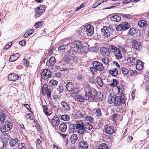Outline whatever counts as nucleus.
Wrapping results in <instances>:
<instances>
[{
    "mask_svg": "<svg viewBox=\"0 0 149 149\" xmlns=\"http://www.w3.org/2000/svg\"><path fill=\"white\" fill-rule=\"evenodd\" d=\"M17 58L16 57H15V56L13 55H11L9 59V61L10 62H12L13 61H14L17 60Z\"/></svg>",
    "mask_w": 149,
    "mask_h": 149,
    "instance_id": "obj_50",
    "label": "nucleus"
},
{
    "mask_svg": "<svg viewBox=\"0 0 149 149\" xmlns=\"http://www.w3.org/2000/svg\"><path fill=\"white\" fill-rule=\"evenodd\" d=\"M112 126H109L106 128L105 131L107 134H111L114 132V130Z\"/></svg>",
    "mask_w": 149,
    "mask_h": 149,
    "instance_id": "obj_26",
    "label": "nucleus"
},
{
    "mask_svg": "<svg viewBox=\"0 0 149 149\" xmlns=\"http://www.w3.org/2000/svg\"><path fill=\"white\" fill-rule=\"evenodd\" d=\"M93 65L96 68L97 71H102L104 69L103 64L98 61H95L93 63Z\"/></svg>",
    "mask_w": 149,
    "mask_h": 149,
    "instance_id": "obj_10",
    "label": "nucleus"
},
{
    "mask_svg": "<svg viewBox=\"0 0 149 149\" xmlns=\"http://www.w3.org/2000/svg\"><path fill=\"white\" fill-rule=\"evenodd\" d=\"M67 126L64 123L61 124L59 127V129L60 131L63 132H64L66 130Z\"/></svg>",
    "mask_w": 149,
    "mask_h": 149,
    "instance_id": "obj_24",
    "label": "nucleus"
},
{
    "mask_svg": "<svg viewBox=\"0 0 149 149\" xmlns=\"http://www.w3.org/2000/svg\"><path fill=\"white\" fill-rule=\"evenodd\" d=\"M5 119V115L3 113H0V122L2 124Z\"/></svg>",
    "mask_w": 149,
    "mask_h": 149,
    "instance_id": "obj_40",
    "label": "nucleus"
},
{
    "mask_svg": "<svg viewBox=\"0 0 149 149\" xmlns=\"http://www.w3.org/2000/svg\"><path fill=\"white\" fill-rule=\"evenodd\" d=\"M100 52L101 54L104 56H108L110 54L109 50L105 47H101Z\"/></svg>",
    "mask_w": 149,
    "mask_h": 149,
    "instance_id": "obj_13",
    "label": "nucleus"
},
{
    "mask_svg": "<svg viewBox=\"0 0 149 149\" xmlns=\"http://www.w3.org/2000/svg\"><path fill=\"white\" fill-rule=\"evenodd\" d=\"M95 114L97 116H99L101 114V109H97L96 111Z\"/></svg>",
    "mask_w": 149,
    "mask_h": 149,
    "instance_id": "obj_54",
    "label": "nucleus"
},
{
    "mask_svg": "<svg viewBox=\"0 0 149 149\" xmlns=\"http://www.w3.org/2000/svg\"><path fill=\"white\" fill-rule=\"evenodd\" d=\"M127 60L132 65H134L135 62L136 63L137 61L135 57H134L132 54L128 55Z\"/></svg>",
    "mask_w": 149,
    "mask_h": 149,
    "instance_id": "obj_15",
    "label": "nucleus"
},
{
    "mask_svg": "<svg viewBox=\"0 0 149 149\" xmlns=\"http://www.w3.org/2000/svg\"><path fill=\"white\" fill-rule=\"evenodd\" d=\"M97 82L98 85L100 87H102L103 85V83L100 78L98 77L97 78Z\"/></svg>",
    "mask_w": 149,
    "mask_h": 149,
    "instance_id": "obj_38",
    "label": "nucleus"
},
{
    "mask_svg": "<svg viewBox=\"0 0 149 149\" xmlns=\"http://www.w3.org/2000/svg\"><path fill=\"white\" fill-rule=\"evenodd\" d=\"M35 29H29L28 31V32L29 33V35L32 34L34 31Z\"/></svg>",
    "mask_w": 149,
    "mask_h": 149,
    "instance_id": "obj_64",
    "label": "nucleus"
},
{
    "mask_svg": "<svg viewBox=\"0 0 149 149\" xmlns=\"http://www.w3.org/2000/svg\"><path fill=\"white\" fill-rule=\"evenodd\" d=\"M58 90L59 91V93H62L63 90V88L62 86L60 85L58 87Z\"/></svg>",
    "mask_w": 149,
    "mask_h": 149,
    "instance_id": "obj_62",
    "label": "nucleus"
},
{
    "mask_svg": "<svg viewBox=\"0 0 149 149\" xmlns=\"http://www.w3.org/2000/svg\"><path fill=\"white\" fill-rule=\"evenodd\" d=\"M52 90L50 88H48L47 90V94L48 97L50 98L51 95Z\"/></svg>",
    "mask_w": 149,
    "mask_h": 149,
    "instance_id": "obj_51",
    "label": "nucleus"
},
{
    "mask_svg": "<svg viewBox=\"0 0 149 149\" xmlns=\"http://www.w3.org/2000/svg\"><path fill=\"white\" fill-rule=\"evenodd\" d=\"M23 63L27 67L29 66V63L27 59H24L23 60Z\"/></svg>",
    "mask_w": 149,
    "mask_h": 149,
    "instance_id": "obj_61",
    "label": "nucleus"
},
{
    "mask_svg": "<svg viewBox=\"0 0 149 149\" xmlns=\"http://www.w3.org/2000/svg\"><path fill=\"white\" fill-rule=\"evenodd\" d=\"M117 88H118V95H120L118 96H123L124 97V96L123 93V90L121 89H120V87L117 86Z\"/></svg>",
    "mask_w": 149,
    "mask_h": 149,
    "instance_id": "obj_42",
    "label": "nucleus"
},
{
    "mask_svg": "<svg viewBox=\"0 0 149 149\" xmlns=\"http://www.w3.org/2000/svg\"><path fill=\"white\" fill-rule=\"evenodd\" d=\"M59 118L60 119L64 121H68L70 119L69 116L67 115H60Z\"/></svg>",
    "mask_w": 149,
    "mask_h": 149,
    "instance_id": "obj_32",
    "label": "nucleus"
},
{
    "mask_svg": "<svg viewBox=\"0 0 149 149\" xmlns=\"http://www.w3.org/2000/svg\"><path fill=\"white\" fill-rule=\"evenodd\" d=\"M98 149H109L108 146L106 143H102L99 146Z\"/></svg>",
    "mask_w": 149,
    "mask_h": 149,
    "instance_id": "obj_39",
    "label": "nucleus"
},
{
    "mask_svg": "<svg viewBox=\"0 0 149 149\" xmlns=\"http://www.w3.org/2000/svg\"><path fill=\"white\" fill-rule=\"evenodd\" d=\"M60 120L57 116H55L52 119L51 124L54 128L58 127L60 123Z\"/></svg>",
    "mask_w": 149,
    "mask_h": 149,
    "instance_id": "obj_11",
    "label": "nucleus"
},
{
    "mask_svg": "<svg viewBox=\"0 0 149 149\" xmlns=\"http://www.w3.org/2000/svg\"><path fill=\"white\" fill-rule=\"evenodd\" d=\"M84 124L83 122L81 120L76 122L75 125L77 129V133L79 135H83L85 133Z\"/></svg>",
    "mask_w": 149,
    "mask_h": 149,
    "instance_id": "obj_3",
    "label": "nucleus"
},
{
    "mask_svg": "<svg viewBox=\"0 0 149 149\" xmlns=\"http://www.w3.org/2000/svg\"><path fill=\"white\" fill-rule=\"evenodd\" d=\"M123 28V31H125L127 30L130 27V25L127 22H125L121 24Z\"/></svg>",
    "mask_w": 149,
    "mask_h": 149,
    "instance_id": "obj_23",
    "label": "nucleus"
},
{
    "mask_svg": "<svg viewBox=\"0 0 149 149\" xmlns=\"http://www.w3.org/2000/svg\"><path fill=\"white\" fill-rule=\"evenodd\" d=\"M49 83L51 84V86L56 85L58 84V81L52 79L49 81Z\"/></svg>",
    "mask_w": 149,
    "mask_h": 149,
    "instance_id": "obj_46",
    "label": "nucleus"
},
{
    "mask_svg": "<svg viewBox=\"0 0 149 149\" xmlns=\"http://www.w3.org/2000/svg\"><path fill=\"white\" fill-rule=\"evenodd\" d=\"M77 139V136L76 134H72L70 137V140L72 144H74Z\"/></svg>",
    "mask_w": 149,
    "mask_h": 149,
    "instance_id": "obj_29",
    "label": "nucleus"
},
{
    "mask_svg": "<svg viewBox=\"0 0 149 149\" xmlns=\"http://www.w3.org/2000/svg\"><path fill=\"white\" fill-rule=\"evenodd\" d=\"M108 97V102L110 104L114 103L117 106H120L121 103L124 104L125 102L123 96L116 97L113 94L110 93Z\"/></svg>",
    "mask_w": 149,
    "mask_h": 149,
    "instance_id": "obj_1",
    "label": "nucleus"
},
{
    "mask_svg": "<svg viewBox=\"0 0 149 149\" xmlns=\"http://www.w3.org/2000/svg\"><path fill=\"white\" fill-rule=\"evenodd\" d=\"M90 70L93 74L95 73L96 72L97 70L96 69V68H95V67L94 66L93 67H91L90 68Z\"/></svg>",
    "mask_w": 149,
    "mask_h": 149,
    "instance_id": "obj_55",
    "label": "nucleus"
},
{
    "mask_svg": "<svg viewBox=\"0 0 149 149\" xmlns=\"http://www.w3.org/2000/svg\"><path fill=\"white\" fill-rule=\"evenodd\" d=\"M109 72L110 73L112 76L114 77H116L117 76L118 74V70L116 68L110 70Z\"/></svg>",
    "mask_w": 149,
    "mask_h": 149,
    "instance_id": "obj_28",
    "label": "nucleus"
},
{
    "mask_svg": "<svg viewBox=\"0 0 149 149\" xmlns=\"http://www.w3.org/2000/svg\"><path fill=\"white\" fill-rule=\"evenodd\" d=\"M143 63L140 60H138L136 63V69L138 70H141L143 67Z\"/></svg>",
    "mask_w": 149,
    "mask_h": 149,
    "instance_id": "obj_18",
    "label": "nucleus"
},
{
    "mask_svg": "<svg viewBox=\"0 0 149 149\" xmlns=\"http://www.w3.org/2000/svg\"><path fill=\"white\" fill-rule=\"evenodd\" d=\"M84 114L80 112H79L78 113V117L79 118H84Z\"/></svg>",
    "mask_w": 149,
    "mask_h": 149,
    "instance_id": "obj_56",
    "label": "nucleus"
},
{
    "mask_svg": "<svg viewBox=\"0 0 149 149\" xmlns=\"http://www.w3.org/2000/svg\"><path fill=\"white\" fill-rule=\"evenodd\" d=\"M102 61L103 63L106 65H107L109 62V59L107 57L103 58Z\"/></svg>",
    "mask_w": 149,
    "mask_h": 149,
    "instance_id": "obj_48",
    "label": "nucleus"
},
{
    "mask_svg": "<svg viewBox=\"0 0 149 149\" xmlns=\"http://www.w3.org/2000/svg\"><path fill=\"white\" fill-rule=\"evenodd\" d=\"M42 108L43 109V112L47 116H49L52 113H49L47 111L48 110L47 106L46 105H43L42 106Z\"/></svg>",
    "mask_w": 149,
    "mask_h": 149,
    "instance_id": "obj_35",
    "label": "nucleus"
},
{
    "mask_svg": "<svg viewBox=\"0 0 149 149\" xmlns=\"http://www.w3.org/2000/svg\"><path fill=\"white\" fill-rule=\"evenodd\" d=\"M122 72L123 74L125 75H127L128 72V70L126 68H122Z\"/></svg>",
    "mask_w": 149,
    "mask_h": 149,
    "instance_id": "obj_53",
    "label": "nucleus"
},
{
    "mask_svg": "<svg viewBox=\"0 0 149 149\" xmlns=\"http://www.w3.org/2000/svg\"><path fill=\"white\" fill-rule=\"evenodd\" d=\"M5 126L6 127V128L7 129V131H9L13 127L12 124L11 123L6 122L5 124Z\"/></svg>",
    "mask_w": 149,
    "mask_h": 149,
    "instance_id": "obj_37",
    "label": "nucleus"
},
{
    "mask_svg": "<svg viewBox=\"0 0 149 149\" xmlns=\"http://www.w3.org/2000/svg\"><path fill=\"white\" fill-rule=\"evenodd\" d=\"M18 139L17 138H16L14 139H11L9 142V143L11 147L15 146L18 144Z\"/></svg>",
    "mask_w": 149,
    "mask_h": 149,
    "instance_id": "obj_16",
    "label": "nucleus"
},
{
    "mask_svg": "<svg viewBox=\"0 0 149 149\" xmlns=\"http://www.w3.org/2000/svg\"><path fill=\"white\" fill-rule=\"evenodd\" d=\"M123 17L126 18L130 19L132 17V16L131 15H127V14H124L123 15Z\"/></svg>",
    "mask_w": 149,
    "mask_h": 149,
    "instance_id": "obj_59",
    "label": "nucleus"
},
{
    "mask_svg": "<svg viewBox=\"0 0 149 149\" xmlns=\"http://www.w3.org/2000/svg\"><path fill=\"white\" fill-rule=\"evenodd\" d=\"M136 32V29L134 28H132L129 31V34L130 36H132L135 34Z\"/></svg>",
    "mask_w": 149,
    "mask_h": 149,
    "instance_id": "obj_47",
    "label": "nucleus"
},
{
    "mask_svg": "<svg viewBox=\"0 0 149 149\" xmlns=\"http://www.w3.org/2000/svg\"><path fill=\"white\" fill-rule=\"evenodd\" d=\"M66 46L64 45H62L58 48V49L59 51H61L63 49H66L65 48Z\"/></svg>",
    "mask_w": 149,
    "mask_h": 149,
    "instance_id": "obj_60",
    "label": "nucleus"
},
{
    "mask_svg": "<svg viewBox=\"0 0 149 149\" xmlns=\"http://www.w3.org/2000/svg\"><path fill=\"white\" fill-rule=\"evenodd\" d=\"M67 90L73 94H76L78 92V90L76 88H74L73 84L70 82H68L66 85Z\"/></svg>",
    "mask_w": 149,
    "mask_h": 149,
    "instance_id": "obj_6",
    "label": "nucleus"
},
{
    "mask_svg": "<svg viewBox=\"0 0 149 149\" xmlns=\"http://www.w3.org/2000/svg\"><path fill=\"white\" fill-rule=\"evenodd\" d=\"M89 81L91 83H94L95 82V80L94 79V76L90 77L89 78Z\"/></svg>",
    "mask_w": 149,
    "mask_h": 149,
    "instance_id": "obj_58",
    "label": "nucleus"
},
{
    "mask_svg": "<svg viewBox=\"0 0 149 149\" xmlns=\"http://www.w3.org/2000/svg\"><path fill=\"white\" fill-rule=\"evenodd\" d=\"M42 22H36L34 26L35 28H38L42 25L41 24Z\"/></svg>",
    "mask_w": 149,
    "mask_h": 149,
    "instance_id": "obj_52",
    "label": "nucleus"
},
{
    "mask_svg": "<svg viewBox=\"0 0 149 149\" xmlns=\"http://www.w3.org/2000/svg\"><path fill=\"white\" fill-rule=\"evenodd\" d=\"M56 62V60L55 57H52L50 58L49 61L47 63L46 65L48 66L53 65Z\"/></svg>",
    "mask_w": 149,
    "mask_h": 149,
    "instance_id": "obj_21",
    "label": "nucleus"
},
{
    "mask_svg": "<svg viewBox=\"0 0 149 149\" xmlns=\"http://www.w3.org/2000/svg\"><path fill=\"white\" fill-rule=\"evenodd\" d=\"M84 118L86 121H88L91 123L94 122V119L92 116L86 114L84 115Z\"/></svg>",
    "mask_w": 149,
    "mask_h": 149,
    "instance_id": "obj_20",
    "label": "nucleus"
},
{
    "mask_svg": "<svg viewBox=\"0 0 149 149\" xmlns=\"http://www.w3.org/2000/svg\"><path fill=\"white\" fill-rule=\"evenodd\" d=\"M114 55L116 58L118 59H120L123 57L122 54L119 49L114 53Z\"/></svg>",
    "mask_w": 149,
    "mask_h": 149,
    "instance_id": "obj_30",
    "label": "nucleus"
},
{
    "mask_svg": "<svg viewBox=\"0 0 149 149\" xmlns=\"http://www.w3.org/2000/svg\"><path fill=\"white\" fill-rule=\"evenodd\" d=\"M109 50L111 52L114 53V54L117 52L119 49L114 45H110L109 47Z\"/></svg>",
    "mask_w": 149,
    "mask_h": 149,
    "instance_id": "obj_27",
    "label": "nucleus"
},
{
    "mask_svg": "<svg viewBox=\"0 0 149 149\" xmlns=\"http://www.w3.org/2000/svg\"><path fill=\"white\" fill-rule=\"evenodd\" d=\"M68 131L70 133H74L77 131V129H76V125L75 124H72L69 126Z\"/></svg>",
    "mask_w": 149,
    "mask_h": 149,
    "instance_id": "obj_19",
    "label": "nucleus"
},
{
    "mask_svg": "<svg viewBox=\"0 0 149 149\" xmlns=\"http://www.w3.org/2000/svg\"><path fill=\"white\" fill-rule=\"evenodd\" d=\"M76 98L78 101L81 102H83L84 101V98L80 95H76Z\"/></svg>",
    "mask_w": 149,
    "mask_h": 149,
    "instance_id": "obj_41",
    "label": "nucleus"
},
{
    "mask_svg": "<svg viewBox=\"0 0 149 149\" xmlns=\"http://www.w3.org/2000/svg\"><path fill=\"white\" fill-rule=\"evenodd\" d=\"M45 6L44 5H42L40 7H38L36 10V12L37 13L36 15L37 17H39V16H38V15L39 14L41 15L45 11Z\"/></svg>",
    "mask_w": 149,
    "mask_h": 149,
    "instance_id": "obj_12",
    "label": "nucleus"
},
{
    "mask_svg": "<svg viewBox=\"0 0 149 149\" xmlns=\"http://www.w3.org/2000/svg\"><path fill=\"white\" fill-rule=\"evenodd\" d=\"M61 105L66 110L69 111L70 109V107L69 105L65 102L62 101L61 102Z\"/></svg>",
    "mask_w": 149,
    "mask_h": 149,
    "instance_id": "obj_33",
    "label": "nucleus"
},
{
    "mask_svg": "<svg viewBox=\"0 0 149 149\" xmlns=\"http://www.w3.org/2000/svg\"><path fill=\"white\" fill-rule=\"evenodd\" d=\"M73 56L71 55L65 56L64 58V61L67 63L70 62L72 61Z\"/></svg>",
    "mask_w": 149,
    "mask_h": 149,
    "instance_id": "obj_34",
    "label": "nucleus"
},
{
    "mask_svg": "<svg viewBox=\"0 0 149 149\" xmlns=\"http://www.w3.org/2000/svg\"><path fill=\"white\" fill-rule=\"evenodd\" d=\"M111 19L113 21L118 22L120 20L121 17L117 15H115L111 17Z\"/></svg>",
    "mask_w": 149,
    "mask_h": 149,
    "instance_id": "obj_25",
    "label": "nucleus"
},
{
    "mask_svg": "<svg viewBox=\"0 0 149 149\" xmlns=\"http://www.w3.org/2000/svg\"><path fill=\"white\" fill-rule=\"evenodd\" d=\"M116 29L117 31H119L121 30H123V28L121 24H120L118 25L116 28Z\"/></svg>",
    "mask_w": 149,
    "mask_h": 149,
    "instance_id": "obj_57",
    "label": "nucleus"
},
{
    "mask_svg": "<svg viewBox=\"0 0 149 149\" xmlns=\"http://www.w3.org/2000/svg\"><path fill=\"white\" fill-rule=\"evenodd\" d=\"M26 42L24 40H22L19 42V44L22 46H24Z\"/></svg>",
    "mask_w": 149,
    "mask_h": 149,
    "instance_id": "obj_63",
    "label": "nucleus"
},
{
    "mask_svg": "<svg viewBox=\"0 0 149 149\" xmlns=\"http://www.w3.org/2000/svg\"><path fill=\"white\" fill-rule=\"evenodd\" d=\"M18 149H26L25 144L23 143H20L18 145Z\"/></svg>",
    "mask_w": 149,
    "mask_h": 149,
    "instance_id": "obj_44",
    "label": "nucleus"
},
{
    "mask_svg": "<svg viewBox=\"0 0 149 149\" xmlns=\"http://www.w3.org/2000/svg\"><path fill=\"white\" fill-rule=\"evenodd\" d=\"M51 72L48 69H45L41 72V77L43 79L46 80L51 76Z\"/></svg>",
    "mask_w": 149,
    "mask_h": 149,
    "instance_id": "obj_7",
    "label": "nucleus"
},
{
    "mask_svg": "<svg viewBox=\"0 0 149 149\" xmlns=\"http://www.w3.org/2000/svg\"><path fill=\"white\" fill-rule=\"evenodd\" d=\"M19 77L15 74H9L8 76V78L9 80L10 81H15L18 79Z\"/></svg>",
    "mask_w": 149,
    "mask_h": 149,
    "instance_id": "obj_17",
    "label": "nucleus"
},
{
    "mask_svg": "<svg viewBox=\"0 0 149 149\" xmlns=\"http://www.w3.org/2000/svg\"><path fill=\"white\" fill-rule=\"evenodd\" d=\"M118 83V82L116 79H113V81L111 83L110 82V85L112 86H115L117 85Z\"/></svg>",
    "mask_w": 149,
    "mask_h": 149,
    "instance_id": "obj_43",
    "label": "nucleus"
},
{
    "mask_svg": "<svg viewBox=\"0 0 149 149\" xmlns=\"http://www.w3.org/2000/svg\"><path fill=\"white\" fill-rule=\"evenodd\" d=\"M67 52L69 54L72 55L76 54V52L73 48H71L70 50L67 51Z\"/></svg>",
    "mask_w": 149,
    "mask_h": 149,
    "instance_id": "obj_45",
    "label": "nucleus"
},
{
    "mask_svg": "<svg viewBox=\"0 0 149 149\" xmlns=\"http://www.w3.org/2000/svg\"><path fill=\"white\" fill-rule=\"evenodd\" d=\"M103 94L102 93H98L97 92V95L95 98V100H98L101 101L103 98Z\"/></svg>",
    "mask_w": 149,
    "mask_h": 149,
    "instance_id": "obj_36",
    "label": "nucleus"
},
{
    "mask_svg": "<svg viewBox=\"0 0 149 149\" xmlns=\"http://www.w3.org/2000/svg\"><path fill=\"white\" fill-rule=\"evenodd\" d=\"M78 145L79 149H87L88 147L87 143L85 141H81L79 143Z\"/></svg>",
    "mask_w": 149,
    "mask_h": 149,
    "instance_id": "obj_14",
    "label": "nucleus"
},
{
    "mask_svg": "<svg viewBox=\"0 0 149 149\" xmlns=\"http://www.w3.org/2000/svg\"><path fill=\"white\" fill-rule=\"evenodd\" d=\"M97 94V92L93 88H91L88 92H86L85 97L86 100L90 99L91 100H95V98Z\"/></svg>",
    "mask_w": 149,
    "mask_h": 149,
    "instance_id": "obj_2",
    "label": "nucleus"
},
{
    "mask_svg": "<svg viewBox=\"0 0 149 149\" xmlns=\"http://www.w3.org/2000/svg\"><path fill=\"white\" fill-rule=\"evenodd\" d=\"M93 128L92 125L91 123L88 122L85 123L84 124V128L85 129V133L86 132V130H91Z\"/></svg>",
    "mask_w": 149,
    "mask_h": 149,
    "instance_id": "obj_22",
    "label": "nucleus"
},
{
    "mask_svg": "<svg viewBox=\"0 0 149 149\" xmlns=\"http://www.w3.org/2000/svg\"><path fill=\"white\" fill-rule=\"evenodd\" d=\"M72 45L74 48L77 49L76 50L78 54H81L84 52L80 42L76 41L72 43Z\"/></svg>",
    "mask_w": 149,
    "mask_h": 149,
    "instance_id": "obj_4",
    "label": "nucleus"
},
{
    "mask_svg": "<svg viewBox=\"0 0 149 149\" xmlns=\"http://www.w3.org/2000/svg\"><path fill=\"white\" fill-rule=\"evenodd\" d=\"M138 25L141 27H145L147 24L146 22L144 20H142L139 21L138 23Z\"/></svg>",
    "mask_w": 149,
    "mask_h": 149,
    "instance_id": "obj_31",
    "label": "nucleus"
},
{
    "mask_svg": "<svg viewBox=\"0 0 149 149\" xmlns=\"http://www.w3.org/2000/svg\"><path fill=\"white\" fill-rule=\"evenodd\" d=\"M6 127L5 126V125L1 126L0 127V130L2 132H7L8 131H7V129Z\"/></svg>",
    "mask_w": 149,
    "mask_h": 149,
    "instance_id": "obj_49",
    "label": "nucleus"
},
{
    "mask_svg": "<svg viewBox=\"0 0 149 149\" xmlns=\"http://www.w3.org/2000/svg\"><path fill=\"white\" fill-rule=\"evenodd\" d=\"M131 43L132 44V48L135 50H139L141 47V43L134 39H132Z\"/></svg>",
    "mask_w": 149,
    "mask_h": 149,
    "instance_id": "obj_9",
    "label": "nucleus"
},
{
    "mask_svg": "<svg viewBox=\"0 0 149 149\" xmlns=\"http://www.w3.org/2000/svg\"><path fill=\"white\" fill-rule=\"evenodd\" d=\"M103 35L105 37H109L111 35V30L109 28H107L106 26H104L101 30Z\"/></svg>",
    "mask_w": 149,
    "mask_h": 149,
    "instance_id": "obj_8",
    "label": "nucleus"
},
{
    "mask_svg": "<svg viewBox=\"0 0 149 149\" xmlns=\"http://www.w3.org/2000/svg\"><path fill=\"white\" fill-rule=\"evenodd\" d=\"M84 33L88 36H92L94 33V27L93 25L88 24L84 27Z\"/></svg>",
    "mask_w": 149,
    "mask_h": 149,
    "instance_id": "obj_5",
    "label": "nucleus"
}]
</instances>
